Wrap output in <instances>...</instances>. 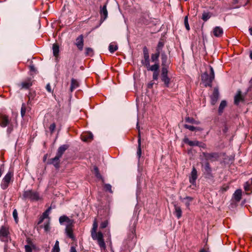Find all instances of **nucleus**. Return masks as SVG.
Wrapping results in <instances>:
<instances>
[{
  "mask_svg": "<svg viewBox=\"0 0 252 252\" xmlns=\"http://www.w3.org/2000/svg\"><path fill=\"white\" fill-rule=\"evenodd\" d=\"M209 68L210 70L209 74L205 72L201 75L202 81L205 87H211L212 83L215 78V73L213 67L210 66Z\"/></svg>",
  "mask_w": 252,
  "mask_h": 252,
  "instance_id": "f257e3e1",
  "label": "nucleus"
},
{
  "mask_svg": "<svg viewBox=\"0 0 252 252\" xmlns=\"http://www.w3.org/2000/svg\"><path fill=\"white\" fill-rule=\"evenodd\" d=\"M91 237L94 240L96 241L101 250L106 249V245L103 239V235L101 231L91 234Z\"/></svg>",
  "mask_w": 252,
  "mask_h": 252,
  "instance_id": "f03ea898",
  "label": "nucleus"
},
{
  "mask_svg": "<svg viewBox=\"0 0 252 252\" xmlns=\"http://www.w3.org/2000/svg\"><path fill=\"white\" fill-rule=\"evenodd\" d=\"M23 197L25 198H28L32 201H38L40 199L38 193L32 190L25 191L23 193Z\"/></svg>",
  "mask_w": 252,
  "mask_h": 252,
  "instance_id": "7ed1b4c3",
  "label": "nucleus"
},
{
  "mask_svg": "<svg viewBox=\"0 0 252 252\" xmlns=\"http://www.w3.org/2000/svg\"><path fill=\"white\" fill-rule=\"evenodd\" d=\"M12 176V173L8 172L4 177L1 183V187L3 189H6L8 187Z\"/></svg>",
  "mask_w": 252,
  "mask_h": 252,
  "instance_id": "20e7f679",
  "label": "nucleus"
},
{
  "mask_svg": "<svg viewBox=\"0 0 252 252\" xmlns=\"http://www.w3.org/2000/svg\"><path fill=\"white\" fill-rule=\"evenodd\" d=\"M9 231L8 228L2 226L0 229V238L3 242H7L8 240Z\"/></svg>",
  "mask_w": 252,
  "mask_h": 252,
  "instance_id": "39448f33",
  "label": "nucleus"
},
{
  "mask_svg": "<svg viewBox=\"0 0 252 252\" xmlns=\"http://www.w3.org/2000/svg\"><path fill=\"white\" fill-rule=\"evenodd\" d=\"M59 222L61 224H63L64 222L66 223V226L73 227L74 223L73 220L70 219L66 216H63L60 217Z\"/></svg>",
  "mask_w": 252,
  "mask_h": 252,
  "instance_id": "423d86ee",
  "label": "nucleus"
},
{
  "mask_svg": "<svg viewBox=\"0 0 252 252\" xmlns=\"http://www.w3.org/2000/svg\"><path fill=\"white\" fill-rule=\"evenodd\" d=\"M212 33L215 37H220L223 35V30L220 27L217 26L213 29Z\"/></svg>",
  "mask_w": 252,
  "mask_h": 252,
  "instance_id": "0eeeda50",
  "label": "nucleus"
},
{
  "mask_svg": "<svg viewBox=\"0 0 252 252\" xmlns=\"http://www.w3.org/2000/svg\"><path fill=\"white\" fill-rule=\"evenodd\" d=\"M9 123V119L7 116L1 115L0 116V126L1 127H6Z\"/></svg>",
  "mask_w": 252,
  "mask_h": 252,
  "instance_id": "6e6552de",
  "label": "nucleus"
},
{
  "mask_svg": "<svg viewBox=\"0 0 252 252\" xmlns=\"http://www.w3.org/2000/svg\"><path fill=\"white\" fill-rule=\"evenodd\" d=\"M75 45L80 51H82L84 46L83 36L80 35L76 39Z\"/></svg>",
  "mask_w": 252,
  "mask_h": 252,
  "instance_id": "1a4fd4ad",
  "label": "nucleus"
},
{
  "mask_svg": "<svg viewBox=\"0 0 252 252\" xmlns=\"http://www.w3.org/2000/svg\"><path fill=\"white\" fill-rule=\"evenodd\" d=\"M197 178V170L194 167H193L192 170L191 171L190 176L189 177V182L192 184L194 185L196 182V180Z\"/></svg>",
  "mask_w": 252,
  "mask_h": 252,
  "instance_id": "9d476101",
  "label": "nucleus"
},
{
  "mask_svg": "<svg viewBox=\"0 0 252 252\" xmlns=\"http://www.w3.org/2000/svg\"><path fill=\"white\" fill-rule=\"evenodd\" d=\"M242 192L241 189H237L233 194L232 198L236 202H239L242 198Z\"/></svg>",
  "mask_w": 252,
  "mask_h": 252,
  "instance_id": "9b49d317",
  "label": "nucleus"
},
{
  "mask_svg": "<svg viewBox=\"0 0 252 252\" xmlns=\"http://www.w3.org/2000/svg\"><path fill=\"white\" fill-rule=\"evenodd\" d=\"M219 97V91L218 89L215 88L213 91V94L211 95V103L212 105H214L218 99Z\"/></svg>",
  "mask_w": 252,
  "mask_h": 252,
  "instance_id": "f8f14e48",
  "label": "nucleus"
},
{
  "mask_svg": "<svg viewBox=\"0 0 252 252\" xmlns=\"http://www.w3.org/2000/svg\"><path fill=\"white\" fill-rule=\"evenodd\" d=\"M82 140L84 141H90L92 140L93 138V135L91 132H86L84 133L81 135Z\"/></svg>",
  "mask_w": 252,
  "mask_h": 252,
  "instance_id": "ddd939ff",
  "label": "nucleus"
},
{
  "mask_svg": "<svg viewBox=\"0 0 252 252\" xmlns=\"http://www.w3.org/2000/svg\"><path fill=\"white\" fill-rule=\"evenodd\" d=\"M68 148V146L67 145H62L59 148L56 155L61 158L65 151L67 150Z\"/></svg>",
  "mask_w": 252,
  "mask_h": 252,
  "instance_id": "4468645a",
  "label": "nucleus"
},
{
  "mask_svg": "<svg viewBox=\"0 0 252 252\" xmlns=\"http://www.w3.org/2000/svg\"><path fill=\"white\" fill-rule=\"evenodd\" d=\"M101 19H103V21L105 20L108 16V12L106 9V4L103 5L101 8L100 11Z\"/></svg>",
  "mask_w": 252,
  "mask_h": 252,
  "instance_id": "2eb2a0df",
  "label": "nucleus"
},
{
  "mask_svg": "<svg viewBox=\"0 0 252 252\" xmlns=\"http://www.w3.org/2000/svg\"><path fill=\"white\" fill-rule=\"evenodd\" d=\"M60 158L61 157L56 155L55 158L50 159V163L53 164L56 168H59Z\"/></svg>",
  "mask_w": 252,
  "mask_h": 252,
  "instance_id": "dca6fc26",
  "label": "nucleus"
},
{
  "mask_svg": "<svg viewBox=\"0 0 252 252\" xmlns=\"http://www.w3.org/2000/svg\"><path fill=\"white\" fill-rule=\"evenodd\" d=\"M144 60L142 61V64L146 67L149 66L150 64L149 56L147 52L144 51Z\"/></svg>",
  "mask_w": 252,
  "mask_h": 252,
  "instance_id": "f3484780",
  "label": "nucleus"
},
{
  "mask_svg": "<svg viewBox=\"0 0 252 252\" xmlns=\"http://www.w3.org/2000/svg\"><path fill=\"white\" fill-rule=\"evenodd\" d=\"M180 200L185 203L187 208H189L190 203L193 200V198L190 196H187L185 198L180 197Z\"/></svg>",
  "mask_w": 252,
  "mask_h": 252,
  "instance_id": "a211bd4d",
  "label": "nucleus"
},
{
  "mask_svg": "<svg viewBox=\"0 0 252 252\" xmlns=\"http://www.w3.org/2000/svg\"><path fill=\"white\" fill-rule=\"evenodd\" d=\"M65 233L69 238H71L72 240H74L75 237L73 235L72 227H68V226H66Z\"/></svg>",
  "mask_w": 252,
  "mask_h": 252,
  "instance_id": "6ab92c4d",
  "label": "nucleus"
},
{
  "mask_svg": "<svg viewBox=\"0 0 252 252\" xmlns=\"http://www.w3.org/2000/svg\"><path fill=\"white\" fill-rule=\"evenodd\" d=\"M175 208V213L176 216L177 217L178 219H180L182 216V212L181 210V208L180 206H178L177 205H174Z\"/></svg>",
  "mask_w": 252,
  "mask_h": 252,
  "instance_id": "aec40b11",
  "label": "nucleus"
},
{
  "mask_svg": "<svg viewBox=\"0 0 252 252\" xmlns=\"http://www.w3.org/2000/svg\"><path fill=\"white\" fill-rule=\"evenodd\" d=\"M241 93L240 91H238L237 94L235 96L234 103L236 105H238L240 102L243 101Z\"/></svg>",
  "mask_w": 252,
  "mask_h": 252,
  "instance_id": "412c9836",
  "label": "nucleus"
},
{
  "mask_svg": "<svg viewBox=\"0 0 252 252\" xmlns=\"http://www.w3.org/2000/svg\"><path fill=\"white\" fill-rule=\"evenodd\" d=\"M141 144V137H140V134H139L138 140V148H137V156L139 159L140 158V157L141 156V154H142Z\"/></svg>",
  "mask_w": 252,
  "mask_h": 252,
  "instance_id": "4be33fe9",
  "label": "nucleus"
},
{
  "mask_svg": "<svg viewBox=\"0 0 252 252\" xmlns=\"http://www.w3.org/2000/svg\"><path fill=\"white\" fill-rule=\"evenodd\" d=\"M184 142L189 145L190 146H197L198 145L199 141H190L188 138H185L184 139Z\"/></svg>",
  "mask_w": 252,
  "mask_h": 252,
  "instance_id": "5701e85b",
  "label": "nucleus"
},
{
  "mask_svg": "<svg viewBox=\"0 0 252 252\" xmlns=\"http://www.w3.org/2000/svg\"><path fill=\"white\" fill-rule=\"evenodd\" d=\"M159 64L158 63H156L155 64L153 65H150V64H149V66H147L146 68H147L148 70H151L153 72L155 71H158V70L159 69Z\"/></svg>",
  "mask_w": 252,
  "mask_h": 252,
  "instance_id": "b1692460",
  "label": "nucleus"
},
{
  "mask_svg": "<svg viewBox=\"0 0 252 252\" xmlns=\"http://www.w3.org/2000/svg\"><path fill=\"white\" fill-rule=\"evenodd\" d=\"M161 79L162 81L164 82L165 86L166 87H168L170 84V79L168 77L167 74L161 75Z\"/></svg>",
  "mask_w": 252,
  "mask_h": 252,
  "instance_id": "393cba45",
  "label": "nucleus"
},
{
  "mask_svg": "<svg viewBox=\"0 0 252 252\" xmlns=\"http://www.w3.org/2000/svg\"><path fill=\"white\" fill-rule=\"evenodd\" d=\"M118 46L116 43L112 42L109 44V50L110 53H113L118 49Z\"/></svg>",
  "mask_w": 252,
  "mask_h": 252,
  "instance_id": "a878e982",
  "label": "nucleus"
},
{
  "mask_svg": "<svg viewBox=\"0 0 252 252\" xmlns=\"http://www.w3.org/2000/svg\"><path fill=\"white\" fill-rule=\"evenodd\" d=\"M78 83L74 79H71V86H70V91L71 92H72L74 89L77 88L78 87Z\"/></svg>",
  "mask_w": 252,
  "mask_h": 252,
  "instance_id": "bb28decb",
  "label": "nucleus"
},
{
  "mask_svg": "<svg viewBox=\"0 0 252 252\" xmlns=\"http://www.w3.org/2000/svg\"><path fill=\"white\" fill-rule=\"evenodd\" d=\"M49 210V209H48L45 212H44L43 213L42 216L40 218V220L38 222V224L41 223L45 219L48 218L49 219V218H48Z\"/></svg>",
  "mask_w": 252,
  "mask_h": 252,
  "instance_id": "cd10ccee",
  "label": "nucleus"
},
{
  "mask_svg": "<svg viewBox=\"0 0 252 252\" xmlns=\"http://www.w3.org/2000/svg\"><path fill=\"white\" fill-rule=\"evenodd\" d=\"M97 227H98V224H97V222L96 221V219H95L93 222V227L91 229V233L92 234L93 233L96 232H97L96 231L97 229Z\"/></svg>",
  "mask_w": 252,
  "mask_h": 252,
  "instance_id": "c85d7f7f",
  "label": "nucleus"
},
{
  "mask_svg": "<svg viewBox=\"0 0 252 252\" xmlns=\"http://www.w3.org/2000/svg\"><path fill=\"white\" fill-rule=\"evenodd\" d=\"M53 52L55 57H57L59 52V47L57 44H54L53 46Z\"/></svg>",
  "mask_w": 252,
  "mask_h": 252,
  "instance_id": "c756f323",
  "label": "nucleus"
},
{
  "mask_svg": "<svg viewBox=\"0 0 252 252\" xmlns=\"http://www.w3.org/2000/svg\"><path fill=\"white\" fill-rule=\"evenodd\" d=\"M184 127L188 129L190 131H194V130L200 131V130H202L201 128H200V127H194L193 126H189L188 125H185Z\"/></svg>",
  "mask_w": 252,
  "mask_h": 252,
  "instance_id": "7c9ffc66",
  "label": "nucleus"
},
{
  "mask_svg": "<svg viewBox=\"0 0 252 252\" xmlns=\"http://www.w3.org/2000/svg\"><path fill=\"white\" fill-rule=\"evenodd\" d=\"M211 17V14L209 12H204L202 14V19L206 22Z\"/></svg>",
  "mask_w": 252,
  "mask_h": 252,
  "instance_id": "2f4dec72",
  "label": "nucleus"
},
{
  "mask_svg": "<svg viewBox=\"0 0 252 252\" xmlns=\"http://www.w3.org/2000/svg\"><path fill=\"white\" fill-rule=\"evenodd\" d=\"M226 105V102L224 100H222L220 105L219 108V112L220 113H221L223 111V109Z\"/></svg>",
  "mask_w": 252,
  "mask_h": 252,
  "instance_id": "473e14b6",
  "label": "nucleus"
},
{
  "mask_svg": "<svg viewBox=\"0 0 252 252\" xmlns=\"http://www.w3.org/2000/svg\"><path fill=\"white\" fill-rule=\"evenodd\" d=\"M60 249L59 247V242L58 240H57L52 249V252H60Z\"/></svg>",
  "mask_w": 252,
  "mask_h": 252,
  "instance_id": "72a5a7b5",
  "label": "nucleus"
},
{
  "mask_svg": "<svg viewBox=\"0 0 252 252\" xmlns=\"http://www.w3.org/2000/svg\"><path fill=\"white\" fill-rule=\"evenodd\" d=\"M205 158L207 159H211L215 157L216 154L214 153H203Z\"/></svg>",
  "mask_w": 252,
  "mask_h": 252,
  "instance_id": "f704fd0d",
  "label": "nucleus"
},
{
  "mask_svg": "<svg viewBox=\"0 0 252 252\" xmlns=\"http://www.w3.org/2000/svg\"><path fill=\"white\" fill-rule=\"evenodd\" d=\"M185 120L187 122L194 124H198L199 123L198 121H195L194 119L192 118H190L189 117H186L185 118Z\"/></svg>",
  "mask_w": 252,
  "mask_h": 252,
  "instance_id": "c9c22d12",
  "label": "nucleus"
},
{
  "mask_svg": "<svg viewBox=\"0 0 252 252\" xmlns=\"http://www.w3.org/2000/svg\"><path fill=\"white\" fill-rule=\"evenodd\" d=\"M159 56V51H158V52H157V53H156L155 54H153L151 56V59H152V61L155 62V63H157V62L158 61Z\"/></svg>",
  "mask_w": 252,
  "mask_h": 252,
  "instance_id": "e433bc0d",
  "label": "nucleus"
},
{
  "mask_svg": "<svg viewBox=\"0 0 252 252\" xmlns=\"http://www.w3.org/2000/svg\"><path fill=\"white\" fill-rule=\"evenodd\" d=\"M32 86V83L30 81L24 82L21 83L22 88L28 89Z\"/></svg>",
  "mask_w": 252,
  "mask_h": 252,
  "instance_id": "4c0bfd02",
  "label": "nucleus"
},
{
  "mask_svg": "<svg viewBox=\"0 0 252 252\" xmlns=\"http://www.w3.org/2000/svg\"><path fill=\"white\" fill-rule=\"evenodd\" d=\"M85 54L86 56H92L93 55V50L91 48L88 47L85 49Z\"/></svg>",
  "mask_w": 252,
  "mask_h": 252,
  "instance_id": "58836bf2",
  "label": "nucleus"
},
{
  "mask_svg": "<svg viewBox=\"0 0 252 252\" xmlns=\"http://www.w3.org/2000/svg\"><path fill=\"white\" fill-rule=\"evenodd\" d=\"M94 173L95 176L97 178L101 179L102 177H101V176L99 172V170H98V168L97 167L95 166L94 167Z\"/></svg>",
  "mask_w": 252,
  "mask_h": 252,
  "instance_id": "ea45409f",
  "label": "nucleus"
},
{
  "mask_svg": "<svg viewBox=\"0 0 252 252\" xmlns=\"http://www.w3.org/2000/svg\"><path fill=\"white\" fill-rule=\"evenodd\" d=\"M184 24H185V26L186 29H187V31H189L190 30V28H189V22H188V16H186L185 17V19H184Z\"/></svg>",
  "mask_w": 252,
  "mask_h": 252,
  "instance_id": "a19ab883",
  "label": "nucleus"
},
{
  "mask_svg": "<svg viewBox=\"0 0 252 252\" xmlns=\"http://www.w3.org/2000/svg\"><path fill=\"white\" fill-rule=\"evenodd\" d=\"M50 221L49 220H48L46 221V222L44 223V229L45 231L47 232L50 230Z\"/></svg>",
  "mask_w": 252,
  "mask_h": 252,
  "instance_id": "79ce46f5",
  "label": "nucleus"
},
{
  "mask_svg": "<svg viewBox=\"0 0 252 252\" xmlns=\"http://www.w3.org/2000/svg\"><path fill=\"white\" fill-rule=\"evenodd\" d=\"M108 224V220H105L103 222H102L100 225V228L103 229L104 228H106Z\"/></svg>",
  "mask_w": 252,
  "mask_h": 252,
  "instance_id": "37998d69",
  "label": "nucleus"
},
{
  "mask_svg": "<svg viewBox=\"0 0 252 252\" xmlns=\"http://www.w3.org/2000/svg\"><path fill=\"white\" fill-rule=\"evenodd\" d=\"M104 188L106 190L109 191L110 192L112 193V187L110 184H105L104 185Z\"/></svg>",
  "mask_w": 252,
  "mask_h": 252,
  "instance_id": "c03bdc74",
  "label": "nucleus"
},
{
  "mask_svg": "<svg viewBox=\"0 0 252 252\" xmlns=\"http://www.w3.org/2000/svg\"><path fill=\"white\" fill-rule=\"evenodd\" d=\"M162 65H164L166 63L167 56L165 55H161Z\"/></svg>",
  "mask_w": 252,
  "mask_h": 252,
  "instance_id": "a18cd8bd",
  "label": "nucleus"
},
{
  "mask_svg": "<svg viewBox=\"0 0 252 252\" xmlns=\"http://www.w3.org/2000/svg\"><path fill=\"white\" fill-rule=\"evenodd\" d=\"M26 106L24 104H23L22 107H21V115L22 117L24 116V115L26 113Z\"/></svg>",
  "mask_w": 252,
  "mask_h": 252,
  "instance_id": "49530a36",
  "label": "nucleus"
},
{
  "mask_svg": "<svg viewBox=\"0 0 252 252\" xmlns=\"http://www.w3.org/2000/svg\"><path fill=\"white\" fill-rule=\"evenodd\" d=\"M13 217L16 222H18V213L16 209H14L13 212Z\"/></svg>",
  "mask_w": 252,
  "mask_h": 252,
  "instance_id": "de8ad7c7",
  "label": "nucleus"
},
{
  "mask_svg": "<svg viewBox=\"0 0 252 252\" xmlns=\"http://www.w3.org/2000/svg\"><path fill=\"white\" fill-rule=\"evenodd\" d=\"M244 187V189H245V191H250V190H251L250 185L248 182H246L245 183Z\"/></svg>",
  "mask_w": 252,
  "mask_h": 252,
  "instance_id": "09e8293b",
  "label": "nucleus"
},
{
  "mask_svg": "<svg viewBox=\"0 0 252 252\" xmlns=\"http://www.w3.org/2000/svg\"><path fill=\"white\" fill-rule=\"evenodd\" d=\"M158 71H155L153 72V78L155 80H157L158 79Z\"/></svg>",
  "mask_w": 252,
  "mask_h": 252,
  "instance_id": "8fccbe9b",
  "label": "nucleus"
},
{
  "mask_svg": "<svg viewBox=\"0 0 252 252\" xmlns=\"http://www.w3.org/2000/svg\"><path fill=\"white\" fill-rule=\"evenodd\" d=\"M168 73L167 69L165 67H163L162 68L161 70V75H166Z\"/></svg>",
  "mask_w": 252,
  "mask_h": 252,
  "instance_id": "3c124183",
  "label": "nucleus"
},
{
  "mask_svg": "<svg viewBox=\"0 0 252 252\" xmlns=\"http://www.w3.org/2000/svg\"><path fill=\"white\" fill-rule=\"evenodd\" d=\"M25 248L26 252H32V249L30 246L26 245Z\"/></svg>",
  "mask_w": 252,
  "mask_h": 252,
  "instance_id": "603ef678",
  "label": "nucleus"
},
{
  "mask_svg": "<svg viewBox=\"0 0 252 252\" xmlns=\"http://www.w3.org/2000/svg\"><path fill=\"white\" fill-rule=\"evenodd\" d=\"M56 128V125L53 123L52 124L49 126V129L51 132H53Z\"/></svg>",
  "mask_w": 252,
  "mask_h": 252,
  "instance_id": "864d4df0",
  "label": "nucleus"
},
{
  "mask_svg": "<svg viewBox=\"0 0 252 252\" xmlns=\"http://www.w3.org/2000/svg\"><path fill=\"white\" fill-rule=\"evenodd\" d=\"M163 46V44L162 43V42H159L158 43V48H157L158 52V51H159V50L161 49Z\"/></svg>",
  "mask_w": 252,
  "mask_h": 252,
  "instance_id": "5fc2aeb1",
  "label": "nucleus"
},
{
  "mask_svg": "<svg viewBox=\"0 0 252 252\" xmlns=\"http://www.w3.org/2000/svg\"><path fill=\"white\" fill-rule=\"evenodd\" d=\"M46 89L48 92H49V93L52 92L51 87L50 84H47V85L46 86Z\"/></svg>",
  "mask_w": 252,
  "mask_h": 252,
  "instance_id": "6e6d98bb",
  "label": "nucleus"
},
{
  "mask_svg": "<svg viewBox=\"0 0 252 252\" xmlns=\"http://www.w3.org/2000/svg\"><path fill=\"white\" fill-rule=\"evenodd\" d=\"M197 146H198V147H201L203 148H206V145L204 143H201L200 142H199V144H198V145H197Z\"/></svg>",
  "mask_w": 252,
  "mask_h": 252,
  "instance_id": "4d7b16f0",
  "label": "nucleus"
},
{
  "mask_svg": "<svg viewBox=\"0 0 252 252\" xmlns=\"http://www.w3.org/2000/svg\"><path fill=\"white\" fill-rule=\"evenodd\" d=\"M70 252H77L76 249L74 247H71L70 248Z\"/></svg>",
  "mask_w": 252,
  "mask_h": 252,
  "instance_id": "13d9d810",
  "label": "nucleus"
},
{
  "mask_svg": "<svg viewBox=\"0 0 252 252\" xmlns=\"http://www.w3.org/2000/svg\"><path fill=\"white\" fill-rule=\"evenodd\" d=\"M228 186H226L225 188H222L221 189L223 191H226L228 189Z\"/></svg>",
  "mask_w": 252,
  "mask_h": 252,
  "instance_id": "bf43d9fd",
  "label": "nucleus"
},
{
  "mask_svg": "<svg viewBox=\"0 0 252 252\" xmlns=\"http://www.w3.org/2000/svg\"><path fill=\"white\" fill-rule=\"evenodd\" d=\"M249 32H250V33L251 35H252V27H250L249 29Z\"/></svg>",
  "mask_w": 252,
  "mask_h": 252,
  "instance_id": "052dcab7",
  "label": "nucleus"
},
{
  "mask_svg": "<svg viewBox=\"0 0 252 252\" xmlns=\"http://www.w3.org/2000/svg\"><path fill=\"white\" fill-rule=\"evenodd\" d=\"M107 235H108V238H110L111 234H110V230L109 229L108 231Z\"/></svg>",
  "mask_w": 252,
  "mask_h": 252,
  "instance_id": "680f3d73",
  "label": "nucleus"
},
{
  "mask_svg": "<svg viewBox=\"0 0 252 252\" xmlns=\"http://www.w3.org/2000/svg\"><path fill=\"white\" fill-rule=\"evenodd\" d=\"M153 83H149L148 84V87L149 88H152L153 87Z\"/></svg>",
  "mask_w": 252,
  "mask_h": 252,
  "instance_id": "e2e57ef3",
  "label": "nucleus"
},
{
  "mask_svg": "<svg viewBox=\"0 0 252 252\" xmlns=\"http://www.w3.org/2000/svg\"><path fill=\"white\" fill-rule=\"evenodd\" d=\"M199 252H206L204 249H202Z\"/></svg>",
  "mask_w": 252,
  "mask_h": 252,
  "instance_id": "0e129e2a",
  "label": "nucleus"
},
{
  "mask_svg": "<svg viewBox=\"0 0 252 252\" xmlns=\"http://www.w3.org/2000/svg\"><path fill=\"white\" fill-rule=\"evenodd\" d=\"M250 58L252 60V51L250 53Z\"/></svg>",
  "mask_w": 252,
  "mask_h": 252,
  "instance_id": "69168bd1",
  "label": "nucleus"
},
{
  "mask_svg": "<svg viewBox=\"0 0 252 252\" xmlns=\"http://www.w3.org/2000/svg\"><path fill=\"white\" fill-rule=\"evenodd\" d=\"M1 175H2V171L1 169H0V177H1Z\"/></svg>",
  "mask_w": 252,
  "mask_h": 252,
  "instance_id": "338daca9",
  "label": "nucleus"
},
{
  "mask_svg": "<svg viewBox=\"0 0 252 252\" xmlns=\"http://www.w3.org/2000/svg\"><path fill=\"white\" fill-rule=\"evenodd\" d=\"M250 83L251 84H252V77L251 79V80H250Z\"/></svg>",
  "mask_w": 252,
  "mask_h": 252,
  "instance_id": "774afa93",
  "label": "nucleus"
}]
</instances>
